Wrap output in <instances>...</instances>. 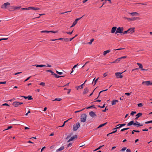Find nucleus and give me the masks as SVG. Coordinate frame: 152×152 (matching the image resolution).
Here are the masks:
<instances>
[{
    "label": "nucleus",
    "instance_id": "56",
    "mask_svg": "<svg viewBox=\"0 0 152 152\" xmlns=\"http://www.w3.org/2000/svg\"><path fill=\"white\" fill-rule=\"evenodd\" d=\"M72 145V143H70L67 145V148L69 146H71Z\"/></svg>",
    "mask_w": 152,
    "mask_h": 152
},
{
    "label": "nucleus",
    "instance_id": "28",
    "mask_svg": "<svg viewBox=\"0 0 152 152\" xmlns=\"http://www.w3.org/2000/svg\"><path fill=\"white\" fill-rule=\"evenodd\" d=\"M35 65L37 67H46V66L45 65Z\"/></svg>",
    "mask_w": 152,
    "mask_h": 152
},
{
    "label": "nucleus",
    "instance_id": "64",
    "mask_svg": "<svg viewBox=\"0 0 152 152\" xmlns=\"http://www.w3.org/2000/svg\"><path fill=\"white\" fill-rule=\"evenodd\" d=\"M131 151L129 149H127L126 150V152H131Z\"/></svg>",
    "mask_w": 152,
    "mask_h": 152
},
{
    "label": "nucleus",
    "instance_id": "2",
    "mask_svg": "<svg viewBox=\"0 0 152 152\" xmlns=\"http://www.w3.org/2000/svg\"><path fill=\"white\" fill-rule=\"evenodd\" d=\"M87 115L86 114H82L80 117V121L81 122H85L86 119Z\"/></svg>",
    "mask_w": 152,
    "mask_h": 152
},
{
    "label": "nucleus",
    "instance_id": "36",
    "mask_svg": "<svg viewBox=\"0 0 152 152\" xmlns=\"http://www.w3.org/2000/svg\"><path fill=\"white\" fill-rule=\"evenodd\" d=\"M72 135V133H71V134H69V135H68L66 137L65 139H66V140H68V139H69L71 137V136Z\"/></svg>",
    "mask_w": 152,
    "mask_h": 152
},
{
    "label": "nucleus",
    "instance_id": "10",
    "mask_svg": "<svg viewBox=\"0 0 152 152\" xmlns=\"http://www.w3.org/2000/svg\"><path fill=\"white\" fill-rule=\"evenodd\" d=\"M143 85H145L146 86H149L150 85H152V83H151L150 81H143L142 83Z\"/></svg>",
    "mask_w": 152,
    "mask_h": 152
},
{
    "label": "nucleus",
    "instance_id": "31",
    "mask_svg": "<svg viewBox=\"0 0 152 152\" xmlns=\"http://www.w3.org/2000/svg\"><path fill=\"white\" fill-rule=\"evenodd\" d=\"M64 149V146H62L60 147L57 150V151H60Z\"/></svg>",
    "mask_w": 152,
    "mask_h": 152
},
{
    "label": "nucleus",
    "instance_id": "58",
    "mask_svg": "<svg viewBox=\"0 0 152 152\" xmlns=\"http://www.w3.org/2000/svg\"><path fill=\"white\" fill-rule=\"evenodd\" d=\"M2 106H10V105L7 103H4L2 105Z\"/></svg>",
    "mask_w": 152,
    "mask_h": 152
},
{
    "label": "nucleus",
    "instance_id": "18",
    "mask_svg": "<svg viewBox=\"0 0 152 152\" xmlns=\"http://www.w3.org/2000/svg\"><path fill=\"white\" fill-rule=\"evenodd\" d=\"M128 13L131 15L132 16H134L136 15H138V13L136 12H129Z\"/></svg>",
    "mask_w": 152,
    "mask_h": 152
},
{
    "label": "nucleus",
    "instance_id": "25",
    "mask_svg": "<svg viewBox=\"0 0 152 152\" xmlns=\"http://www.w3.org/2000/svg\"><path fill=\"white\" fill-rule=\"evenodd\" d=\"M107 90H108V89H105V90H102V91H100L99 92V94L98 96L97 97V98L95 99H98V98L99 96H100V94L101 93H102V92H103L106 91Z\"/></svg>",
    "mask_w": 152,
    "mask_h": 152
},
{
    "label": "nucleus",
    "instance_id": "19",
    "mask_svg": "<svg viewBox=\"0 0 152 152\" xmlns=\"http://www.w3.org/2000/svg\"><path fill=\"white\" fill-rule=\"evenodd\" d=\"M72 119V118H71L68 119V120L64 121V122L63 124L61 126H59V127H63L65 126V124H66V122H67L69 120L71 119Z\"/></svg>",
    "mask_w": 152,
    "mask_h": 152
},
{
    "label": "nucleus",
    "instance_id": "21",
    "mask_svg": "<svg viewBox=\"0 0 152 152\" xmlns=\"http://www.w3.org/2000/svg\"><path fill=\"white\" fill-rule=\"evenodd\" d=\"M121 60V58H119L115 60L114 61L112 62L111 63H118V62L120 61Z\"/></svg>",
    "mask_w": 152,
    "mask_h": 152
},
{
    "label": "nucleus",
    "instance_id": "54",
    "mask_svg": "<svg viewBox=\"0 0 152 152\" xmlns=\"http://www.w3.org/2000/svg\"><path fill=\"white\" fill-rule=\"evenodd\" d=\"M39 85H42L43 86H45V83L43 82H41V83H40Z\"/></svg>",
    "mask_w": 152,
    "mask_h": 152
},
{
    "label": "nucleus",
    "instance_id": "29",
    "mask_svg": "<svg viewBox=\"0 0 152 152\" xmlns=\"http://www.w3.org/2000/svg\"><path fill=\"white\" fill-rule=\"evenodd\" d=\"M137 64L139 66V67L141 69L142 68L143 66L142 64L139 63H137Z\"/></svg>",
    "mask_w": 152,
    "mask_h": 152
},
{
    "label": "nucleus",
    "instance_id": "8",
    "mask_svg": "<svg viewBox=\"0 0 152 152\" xmlns=\"http://www.w3.org/2000/svg\"><path fill=\"white\" fill-rule=\"evenodd\" d=\"M83 16L79 18L76 19L75 21L73 22L72 25L70 26V28L74 27L77 23V21L83 17Z\"/></svg>",
    "mask_w": 152,
    "mask_h": 152
},
{
    "label": "nucleus",
    "instance_id": "35",
    "mask_svg": "<svg viewBox=\"0 0 152 152\" xmlns=\"http://www.w3.org/2000/svg\"><path fill=\"white\" fill-rule=\"evenodd\" d=\"M63 40L65 42H68L69 41V39L67 38H64Z\"/></svg>",
    "mask_w": 152,
    "mask_h": 152
},
{
    "label": "nucleus",
    "instance_id": "61",
    "mask_svg": "<svg viewBox=\"0 0 152 152\" xmlns=\"http://www.w3.org/2000/svg\"><path fill=\"white\" fill-rule=\"evenodd\" d=\"M41 33H45V32H47V33H48V31H41Z\"/></svg>",
    "mask_w": 152,
    "mask_h": 152
},
{
    "label": "nucleus",
    "instance_id": "26",
    "mask_svg": "<svg viewBox=\"0 0 152 152\" xmlns=\"http://www.w3.org/2000/svg\"><path fill=\"white\" fill-rule=\"evenodd\" d=\"M107 122H106L105 123H104L103 124H100L98 127L97 128H100L102 127L103 126H104L105 125H106L107 124Z\"/></svg>",
    "mask_w": 152,
    "mask_h": 152
},
{
    "label": "nucleus",
    "instance_id": "16",
    "mask_svg": "<svg viewBox=\"0 0 152 152\" xmlns=\"http://www.w3.org/2000/svg\"><path fill=\"white\" fill-rule=\"evenodd\" d=\"M88 88H86L84 89L83 91V94H86V93L88 92Z\"/></svg>",
    "mask_w": 152,
    "mask_h": 152
},
{
    "label": "nucleus",
    "instance_id": "43",
    "mask_svg": "<svg viewBox=\"0 0 152 152\" xmlns=\"http://www.w3.org/2000/svg\"><path fill=\"white\" fill-rule=\"evenodd\" d=\"M85 109V108H84L81 110L75 111V113H78L79 112H81V111L83 110H84V109Z\"/></svg>",
    "mask_w": 152,
    "mask_h": 152
},
{
    "label": "nucleus",
    "instance_id": "9",
    "mask_svg": "<svg viewBox=\"0 0 152 152\" xmlns=\"http://www.w3.org/2000/svg\"><path fill=\"white\" fill-rule=\"evenodd\" d=\"M135 28H130L128 30V33H130L131 34H132L135 31Z\"/></svg>",
    "mask_w": 152,
    "mask_h": 152
},
{
    "label": "nucleus",
    "instance_id": "11",
    "mask_svg": "<svg viewBox=\"0 0 152 152\" xmlns=\"http://www.w3.org/2000/svg\"><path fill=\"white\" fill-rule=\"evenodd\" d=\"M89 115L92 117L94 118L96 117V115L94 112L93 111H91L89 113Z\"/></svg>",
    "mask_w": 152,
    "mask_h": 152
},
{
    "label": "nucleus",
    "instance_id": "39",
    "mask_svg": "<svg viewBox=\"0 0 152 152\" xmlns=\"http://www.w3.org/2000/svg\"><path fill=\"white\" fill-rule=\"evenodd\" d=\"M58 31H48V33L51 32L53 33H56L58 32Z\"/></svg>",
    "mask_w": 152,
    "mask_h": 152
},
{
    "label": "nucleus",
    "instance_id": "55",
    "mask_svg": "<svg viewBox=\"0 0 152 152\" xmlns=\"http://www.w3.org/2000/svg\"><path fill=\"white\" fill-rule=\"evenodd\" d=\"M21 10H29V8H28V7L27 8H21Z\"/></svg>",
    "mask_w": 152,
    "mask_h": 152
},
{
    "label": "nucleus",
    "instance_id": "30",
    "mask_svg": "<svg viewBox=\"0 0 152 152\" xmlns=\"http://www.w3.org/2000/svg\"><path fill=\"white\" fill-rule=\"evenodd\" d=\"M91 108H94L96 109V108L95 107L94 105H92V106H89V107H86L85 108H86V109H90Z\"/></svg>",
    "mask_w": 152,
    "mask_h": 152
},
{
    "label": "nucleus",
    "instance_id": "34",
    "mask_svg": "<svg viewBox=\"0 0 152 152\" xmlns=\"http://www.w3.org/2000/svg\"><path fill=\"white\" fill-rule=\"evenodd\" d=\"M142 113H138L137 115H136V116H137V117H139L140 116H141L142 115Z\"/></svg>",
    "mask_w": 152,
    "mask_h": 152
},
{
    "label": "nucleus",
    "instance_id": "20",
    "mask_svg": "<svg viewBox=\"0 0 152 152\" xmlns=\"http://www.w3.org/2000/svg\"><path fill=\"white\" fill-rule=\"evenodd\" d=\"M77 138V135H74L72 137H71L70 139V140H71L72 141L74 139H76Z\"/></svg>",
    "mask_w": 152,
    "mask_h": 152
},
{
    "label": "nucleus",
    "instance_id": "24",
    "mask_svg": "<svg viewBox=\"0 0 152 152\" xmlns=\"http://www.w3.org/2000/svg\"><path fill=\"white\" fill-rule=\"evenodd\" d=\"M110 50H107L104 51L103 52V55H105L107 53H109L110 51Z\"/></svg>",
    "mask_w": 152,
    "mask_h": 152
},
{
    "label": "nucleus",
    "instance_id": "15",
    "mask_svg": "<svg viewBox=\"0 0 152 152\" xmlns=\"http://www.w3.org/2000/svg\"><path fill=\"white\" fill-rule=\"evenodd\" d=\"M28 8H29V10H40V9L38 7H29Z\"/></svg>",
    "mask_w": 152,
    "mask_h": 152
},
{
    "label": "nucleus",
    "instance_id": "4",
    "mask_svg": "<svg viewBox=\"0 0 152 152\" xmlns=\"http://www.w3.org/2000/svg\"><path fill=\"white\" fill-rule=\"evenodd\" d=\"M124 30V28L123 27H119L117 28L116 31L115 33V34L119 33L121 34H122L123 31Z\"/></svg>",
    "mask_w": 152,
    "mask_h": 152
},
{
    "label": "nucleus",
    "instance_id": "17",
    "mask_svg": "<svg viewBox=\"0 0 152 152\" xmlns=\"http://www.w3.org/2000/svg\"><path fill=\"white\" fill-rule=\"evenodd\" d=\"M12 105L16 107H18L19 106L18 102H15L12 103Z\"/></svg>",
    "mask_w": 152,
    "mask_h": 152
},
{
    "label": "nucleus",
    "instance_id": "27",
    "mask_svg": "<svg viewBox=\"0 0 152 152\" xmlns=\"http://www.w3.org/2000/svg\"><path fill=\"white\" fill-rule=\"evenodd\" d=\"M118 101L117 100H113V101H112L111 104L112 105H114L116 104V102H118Z\"/></svg>",
    "mask_w": 152,
    "mask_h": 152
},
{
    "label": "nucleus",
    "instance_id": "37",
    "mask_svg": "<svg viewBox=\"0 0 152 152\" xmlns=\"http://www.w3.org/2000/svg\"><path fill=\"white\" fill-rule=\"evenodd\" d=\"M21 8V6L19 7H14V10H16L17 9H19Z\"/></svg>",
    "mask_w": 152,
    "mask_h": 152
},
{
    "label": "nucleus",
    "instance_id": "33",
    "mask_svg": "<svg viewBox=\"0 0 152 152\" xmlns=\"http://www.w3.org/2000/svg\"><path fill=\"white\" fill-rule=\"evenodd\" d=\"M61 98H56L55 99L53 100V101H60L61 100Z\"/></svg>",
    "mask_w": 152,
    "mask_h": 152
},
{
    "label": "nucleus",
    "instance_id": "38",
    "mask_svg": "<svg viewBox=\"0 0 152 152\" xmlns=\"http://www.w3.org/2000/svg\"><path fill=\"white\" fill-rule=\"evenodd\" d=\"M126 124L125 123H124V124H118V125H117V126H120V127H121L123 126H125V125H126Z\"/></svg>",
    "mask_w": 152,
    "mask_h": 152
},
{
    "label": "nucleus",
    "instance_id": "62",
    "mask_svg": "<svg viewBox=\"0 0 152 152\" xmlns=\"http://www.w3.org/2000/svg\"><path fill=\"white\" fill-rule=\"evenodd\" d=\"M80 147H81L83 146H84L85 145V144L83 143H81L80 144Z\"/></svg>",
    "mask_w": 152,
    "mask_h": 152
},
{
    "label": "nucleus",
    "instance_id": "45",
    "mask_svg": "<svg viewBox=\"0 0 152 152\" xmlns=\"http://www.w3.org/2000/svg\"><path fill=\"white\" fill-rule=\"evenodd\" d=\"M136 113V111H132L131 113V115L133 116L134 114Z\"/></svg>",
    "mask_w": 152,
    "mask_h": 152
},
{
    "label": "nucleus",
    "instance_id": "50",
    "mask_svg": "<svg viewBox=\"0 0 152 152\" xmlns=\"http://www.w3.org/2000/svg\"><path fill=\"white\" fill-rule=\"evenodd\" d=\"M107 106H106L104 110H102V111L103 112H105L107 110H108V109L107 108Z\"/></svg>",
    "mask_w": 152,
    "mask_h": 152
},
{
    "label": "nucleus",
    "instance_id": "44",
    "mask_svg": "<svg viewBox=\"0 0 152 152\" xmlns=\"http://www.w3.org/2000/svg\"><path fill=\"white\" fill-rule=\"evenodd\" d=\"M12 128V126H9L7 127V129H6L4 130L3 131H5L6 130H7L9 129H10L11 128Z\"/></svg>",
    "mask_w": 152,
    "mask_h": 152
},
{
    "label": "nucleus",
    "instance_id": "42",
    "mask_svg": "<svg viewBox=\"0 0 152 152\" xmlns=\"http://www.w3.org/2000/svg\"><path fill=\"white\" fill-rule=\"evenodd\" d=\"M27 99L28 100H31L33 99L32 98V96L30 95H29L27 96Z\"/></svg>",
    "mask_w": 152,
    "mask_h": 152
},
{
    "label": "nucleus",
    "instance_id": "41",
    "mask_svg": "<svg viewBox=\"0 0 152 152\" xmlns=\"http://www.w3.org/2000/svg\"><path fill=\"white\" fill-rule=\"evenodd\" d=\"M143 104L142 103H140L137 104V106L139 107H142L143 106Z\"/></svg>",
    "mask_w": 152,
    "mask_h": 152
},
{
    "label": "nucleus",
    "instance_id": "6",
    "mask_svg": "<svg viewBox=\"0 0 152 152\" xmlns=\"http://www.w3.org/2000/svg\"><path fill=\"white\" fill-rule=\"evenodd\" d=\"M80 127V123L79 122H77L76 124L74 125L73 130L74 131H76L78 128H79Z\"/></svg>",
    "mask_w": 152,
    "mask_h": 152
},
{
    "label": "nucleus",
    "instance_id": "40",
    "mask_svg": "<svg viewBox=\"0 0 152 152\" xmlns=\"http://www.w3.org/2000/svg\"><path fill=\"white\" fill-rule=\"evenodd\" d=\"M127 148L126 147H123V148L121 150H120V151H125L126 149Z\"/></svg>",
    "mask_w": 152,
    "mask_h": 152
},
{
    "label": "nucleus",
    "instance_id": "48",
    "mask_svg": "<svg viewBox=\"0 0 152 152\" xmlns=\"http://www.w3.org/2000/svg\"><path fill=\"white\" fill-rule=\"evenodd\" d=\"M151 123H152V120L150 121H146L145 122V124H148Z\"/></svg>",
    "mask_w": 152,
    "mask_h": 152
},
{
    "label": "nucleus",
    "instance_id": "13",
    "mask_svg": "<svg viewBox=\"0 0 152 152\" xmlns=\"http://www.w3.org/2000/svg\"><path fill=\"white\" fill-rule=\"evenodd\" d=\"M86 81V80L84 83L83 84H82L80 86H76V87L75 88H76L77 90H78L80 88L81 89L83 88V86L84 85V84L85 83Z\"/></svg>",
    "mask_w": 152,
    "mask_h": 152
},
{
    "label": "nucleus",
    "instance_id": "12",
    "mask_svg": "<svg viewBox=\"0 0 152 152\" xmlns=\"http://www.w3.org/2000/svg\"><path fill=\"white\" fill-rule=\"evenodd\" d=\"M116 30H117V27L116 26H114L111 29V33H113L115 32Z\"/></svg>",
    "mask_w": 152,
    "mask_h": 152
},
{
    "label": "nucleus",
    "instance_id": "46",
    "mask_svg": "<svg viewBox=\"0 0 152 152\" xmlns=\"http://www.w3.org/2000/svg\"><path fill=\"white\" fill-rule=\"evenodd\" d=\"M78 65V64H77V65H74V66L73 67V68H72V70L71 72L70 73V74H71L72 72H73V69L74 68H75V67H76Z\"/></svg>",
    "mask_w": 152,
    "mask_h": 152
},
{
    "label": "nucleus",
    "instance_id": "47",
    "mask_svg": "<svg viewBox=\"0 0 152 152\" xmlns=\"http://www.w3.org/2000/svg\"><path fill=\"white\" fill-rule=\"evenodd\" d=\"M73 30L71 32H70V31H69V32H66V33L67 34H70V35H71V34H72V33L73 32Z\"/></svg>",
    "mask_w": 152,
    "mask_h": 152
},
{
    "label": "nucleus",
    "instance_id": "14",
    "mask_svg": "<svg viewBox=\"0 0 152 152\" xmlns=\"http://www.w3.org/2000/svg\"><path fill=\"white\" fill-rule=\"evenodd\" d=\"M8 10L10 11H14V6H11L10 5L9 6L8 8L7 9Z\"/></svg>",
    "mask_w": 152,
    "mask_h": 152
},
{
    "label": "nucleus",
    "instance_id": "1",
    "mask_svg": "<svg viewBox=\"0 0 152 152\" xmlns=\"http://www.w3.org/2000/svg\"><path fill=\"white\" fill-rule=\"evenodd\" d=\"M132 125H134L137 127L141 126L143 125V124H140V123L137 122V121H136L134 123V121L133 120L132 121L129 122L127 124V126H129Z\"/></svg>",
    "mask_w": 152,
    "mask_h": 152
},
{
    "label": "nucleus",
    "instance_id": "53",
    "mask_svg": "<svg viewBox=\"0 0 152 152\" xmlns=\"http://www.w3.org/2000/svg\"><path fill=\"white\" fill-rule=\"evenodd\" d=\"M56 72L58 74V75H61L63 73L62 72H59L58 71H56Z\"/></svg>",
    "mask_w": 152,
    "mask_h": 152
},
{
    "label": "nucleus",
    "instance_id": "51",
    "mask_svg": "<svg viewBox=\"0 0 152 152\" xmlns=\"http://www.w3.org/2000/svg\"><path fill=\"white\" fill-rule=\"evenodd\" d=\"M8 39V38H3L0 39V41L3 40H7Z\"/></svg>",
    "mask_w": 152,
    "mask_h": 152
},
{
    "label": "nucleus",
    "instance_id": "52",
    "mask_svg": "<svg viewBox=\"0 0 152 152\" xmlns=\"http://www.w3.org/2000/svg\"><path fill=\"white\" fill-rule=\"evenodd\" d=\"M99 77L97 79H96L95 80V81H94V86L96 83H97L98 80V79H99Z\"/></svg>",
    "mask_w": 152,
    "mask_h": 152
},
{
    "label": "nucleus",
    "instance_id": "23",
    "mask_svg": "<svg viewBox=\"0 0 152 152\" xmlns=\"http://www.w3.org/2000/svg\"><path fill=\"white\" fill-rule=\"evenodd\" d=\"M120 127V126H118L117 127H116V128H114V129H113V130H115V131H113V132H112V133H115L116 132H117V129H119V128H120L121 127Z\"/></svg>",
    "mask_w": 152,
    "mask_h": 152
},
{
    "label": "nucleus",
    "instance_id": "3",
    "mask_svg": "<svg viewBox=\"0 0 152 152\" xmlns=\"http://www.w3.org/2000/svg\"><path fill=\"white\" fill-rule=\"evenodd\" d=\"M12 122L11 124L14 125H23V124L21 122H19L16 119H13L12 120Z\"/></svg>",
    "mask_w": 152,
    "mask_h": 152
},
{
    "label": "nucleus",
    "instance_id": "60",
    "mask_svg": "<svg viewBox=\"0 0 152 152\" xmlns=\"http://www.w3.org/2000/svg\"><path fill=\"white\" fill-rule=\"evenodd\" d=\"M6 83V81H5L4 82H0V84H5Z\"/></svg>",
    "mask_w": 152,
    "mask_h": 152
},
{
    "label": "nucleus",
    "instance_id": "59",
    "mask_svg": "<svg viewBox=\"0 0 152 152\" xmlns=\"http://www.w3.org/2000/svg\"><path fill=\"white\" fill-rule=\"evenodd\" d=\"M31 76H30V77H28L25 80H24V82H26V81H28L31 77Z\"/></svg>",
    "mask_w": 152,
    "mask_h": 152
},
{
    "label": "nucleus",
    "instance_id": "7",
    "mask_svg": "<svg viewBox=\"0 0 152 152\" xmlns=\"http://www.w3.org/2000/svg\"><path fill=\"white\" fill-rule=\"evenodd\" d=\"M123 72H121V73L119 72H116L115 73V76H116V78H122L123 77V76L121 75V74Z\"/></svg>",
    "mask_w": 152,
    "mask_h": 152
},
{
    "label": "nucleus",
    "instance_id": "49",
    "mask_svg": "<svg viewBox=\"0 0 152 152\" xmlns=\"http://www.w3.org/2000/svg\"><path fill=\"white\" fill-rule=\"evenodd\" d=\"M127 33H128L127 30L125 31L124 32L123 31V32H122V34H121V35L124 34H127Z\"/></svg>",
    "mask_w": 152,
    "mask_h": 152
},
{
    "label": "nucleus",
    "instance_id": "32",
    "mask_svg": "<svg viewBox=\"0 0 152 152\" xmlns=\"http://www.w3.org/2000/svg\"><path fill=\"white\" fill-rule=\"evenodd\" d=\"M54 76H55V77H56L57 78H59V77H64L65 76H59V75H57L56 74H55Z\"/></svg>",
    "mask_w": 152,
    "mask_h": 152
},
{
    "label": "nucleus",
    "instance_id": "57",
    "mask_svg": "<svg viewBox=\"0 0 152 152\" xmlns=\"http://www.w3.org/2000/svg\"><path fill=\"white\" fill-rule=\"evenodd\" d=\"M132 93V92H130V93H126L125 94L126 95H127V96H129Z\"/></svg>",
    "mask_w": 152,
    "mask_h": 152
},
{
    "label": "nucleus",
    "instance_id": "22",
    "mask_svg": "<svg viewBox=\"0 0 152 152\" xmlns=\"http://www.w3.org/2000/svg\"><path fill=\"white\" fill-rule=\"evenodd\" d=\"M140 19L139 17H134L132 18V21H134L136 20H140Z\"/></svg>",
    "mask_w": 152,
    "mask_h": 152
},
{
    "label": "nucleus",
    "instance_id": "5",
    "mask_svg": "<svg viewBox=\"0 0 152 152\" xmlns=\"http://www.w3.org/2000/svg\"><path fill=\"white\" fill-rule=\"evenodd\" d=\"M10 5V3L9 2H6L2 4L1 8L2 9H8V7Z\"/></svg>",
    "mask_w": 152,
    "mask_h": 152
},
{
    "label": "nucleus",
    "instance_id": "63",
    "mask_svg": "<svg viewBox=\"0 0 152 152\" xmlns=\"http://www.w3.org/2000/svg\"><path fill=\"white\" fill-rule=\"evenodd\" d=\"M46 148L44 146L41 149V152H42L44 149Z\"/></svg>",
    "mask_w": 152,
    "mask_h": 152
}]
</instances>
